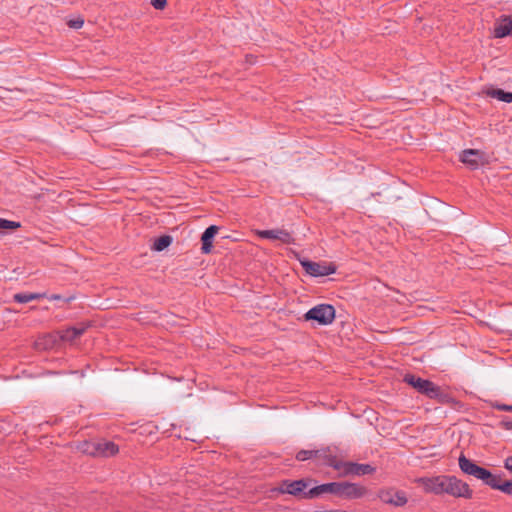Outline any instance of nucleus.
I'll return each mask as SVG.
<instances>
[{
  "label": "nucleus",
  "mask_w": 512,
  "mask_h": 512,
  "mask_svg": "<svg viewBox=\"0 0 512 512\" xmlns=\"http://www.w3.org/2000/svg\"><path fill=\"white\" fill-rule=\"evenodd\" d=\"M345 475H369L375 472V467L370 464H359L354 462H343L342 466Z\"/></svg>",
  "instance_id": "nucleus-12"
},
{
  "label": "nucleus",
  "mask_w": 512,
  "mask_h": 512,
  "mask_svg": "<svg viewBox=\"0 0 512 512\" xmlns=\"http://www.w3.org/2000/svg\"><path fill=\"white\" fill-rule=\"evenodd\" d=\"M258 236L263 239L279 240L283 244H295V238L285 229H269L258 231Z\"/></svg>",
  "instance_id": "nucleus-11"
},
{
  "label": "nucleus",
  "mask_w": 512,
  "mask_h": 512,
  "mask_svg": "<svg viewBox=\"0 0 512 512\" xmlns=\"http://www.w3.org/2000/svg\"><path fill=\"white\" fill-rule=\"evenodd\" d=\"M497 99L500 100V101L507 102V103H511L512 102V98H497Z\"/></svg>",
  "instance_id": "nucleus-33"
},
{
  "label": "nucleus",
  "mask_w": 512,
  "mask_h": 512,
  "mask_svg": "<svg viewBox=\"0 0 512 512\" xmlns=\"http://www.w3.org/2000/svg\"><path fill=\"white\" fill-rule=\"evenodd\" d=\"M504 468L512 474V456L504 459Z\"/></svg>",
  "instance_id": "nucleus-28"
},
{
  "label": "nucleus",
  "mask_w": 512,
  "mask_h": 512,
  "mask_svg": "<svg viewBox=\"0 0 512 512\" xmlns=\"http://www.w3.org/2000/svg\"><path fill=\"white\" fill-rule=\"evenodd\" d=\"M315 452H317V455H314V458L323 460V464L326 466L332 467L335 470L342 469L343 462L338 460L336 456L331 455L329 448L317 449Z\"/></svg>",
  "instance_id": "nucleus-13"
},
{
  "label": "nucleus",
  "mask_w": 512,
  "mask_h": 512,
  "mask_svg": "<svg viewBox=\"0 0 512 512\" xmlns=\"http://www.w3.org/2000/svg\"><path fill=\"white\" fill-rule=\"evenodd\" d=\"M151 5L155 9H163L166 5V0H151Z\"/></svg>",
  "instance_id": "nucleus-27"
},
{
  "label": "nucleus",
  "mask_w": 512,
  "mask_h": 512,
  "mask_svg": "<svg viewBox=\"0 0 512 512\" xmlns=\"http://www.w3.org/2000/svg\"><path fill=\"white\" fill-rule=\"evenodd\" d=\"M49 300L51 301H55V300H61L62 299V296L59 295V294H52L48 297Z\"/></svg>",
  "instance_id": "nucleus-30"
},
{
  "label": "nucleus",
  "mask_w": 512,
  "mask_h": 512,
  "mask_svg": "<svg viewBox=\"0 0 512 512\" xmlns=\"http://www.w3.org/2000/svg\"><path fill=\"white\" fill-rule=\"evenodd\" d=\"M485 96H512V92H504L501 89H497L494 87H488L485 91Z\"/></svg>",
  "instance_id": "nucleus-23"
},
{
  "label": "nucleus",
  "mask_w": 512,
  "mask_h": 512,
  "mask_svg": "<svg viewBox=\"0 0 512 512\" xmlns=\"http://www.w3.org/2000/svg\"><path fill=\"white\" fill-rule=\"evenodd\" d=\"M494 35L497 38L512 36V17H504L498 20L494 27Z\"/></svg>",
  "instance_id": "nucleus-16"
},
{
  "label": "nucleus",
  "mask_w": 512,
  "mask_h": 512,
  "mask_svg": "<svg viewBox=\"0 0 512 512\" xmlns=\"http://www.w3.org/2000/svg\"><path fill=\"white\" fill-rule=\"evenodd\" d=\"M84 25V19L78 17L76 19H71L68 21V26L73 29H80Z\"/></svg>",
  "instance_id": "nucleus-25"
},
{
  "label": "nucleus",
  "mask_w": 512,
  "mask_h": 512,
  "mask_svg": "<svg viewBox=\"0 0 512 512\" xmlns=\"http://www.w3.org/2000/svg\"><path fill=\"white\" fill-rule=\"evenodd\" d=\"M500 425L505 430H512V421L511 420H502Z\"/></svg>",
  "instance_id": "nucleus-29"
},
{
  "label": "nucleus",
  "mask_w": 512,
  "mask_h": 512,
  "mask_svg": "<svg viewBox=\"0 0 512 512\" xmlns=\"http://www.w3.org/2000/svg\"><path fill=\"white\" fill-rule=\"evenodd\" d=\"M314 455H317V452H315V450H300L296 454V459L298 461H305L314 458Z\"/></svg>",
  "instance_id": "nucleus-24"
},
{
  "label": "nucleus",
  "mask_w": 512,
  "mask_h": 512,
  "mask_svg": "<svg viewBox=\"0 0 512 512\" xmlns=\"http://www.w3.org/2000/svg\"><path fill=\"white\" fill-rule=\"evenodd\" d=\"M219 228L216 225H210L205 229L201 235V251L203 254H208L212 250V244L215 235L218 233Z\"/></svg>",
  "instance_id": "nucleus-14"
},
{
  "label": "nucleus",
  "mask_w": 512,
  "mask_h": 512,
  "mask_svg": "<svg viewBox=\"0 0 512 512\" xmlns=\"http://www.w3.org/2000/svg\"><path fill=\"white\" fill-rule=\"evenodd\" d=\"M493 407L499 411L512 412V405L497 403Z\"/></svg>",
  "instance_id": "nucleus-26"
},
{
  "label": "nucleus",
  "mask_w": 512,
  "mask_h": 512,
  "mask_svg": "<svg viewBox=\"0 0 512 512\" xmlns=\"http://www.w3.org/2000/svg\"><path fill=\"white\" fill-rule=\"evenodd\" d=\"M313 483H315V480L309 477L298 480H283L276 491L281 494H290L298 499H314V497L308 496V490Z\"/></svg>",
  "instance_id": "nucleus-3"
},
{
  "label": "nucleus",
  "mask_w": 512,
  "mask_h": 512,
  "mask_svg": "<svg viewBox=\"0 0 512 512\" xmlns=\"http://www.w3.org/2000/svg\"><path fill=\"white\" fill-rule=\"evenodd\" d=\"M403 381L408 385L412 386L417 392L426 397H430L431 393L436 384L428 379H423L414 374H406L403 378Z\"/></svg>",
  "instance_id": "nucleus-10"
},
{
  "label": "nucleus",
  "mask_w": 512,
  "mask_h": 512,
  "mask_svg": "<svg viewBox=\"0 0 512 512\" xmlns=\"http://www.w3.org/2000/svg\"><path fill=\"white\" fill-rule=\"evenodd\" d=\"M315 512H346V511L341 510V509H332V510H317Z\"/></svg>",
  "instance_id": "nucleus-31"
},
{
  "label": "nucleus",
  "mask_w": 512,
  "mask_h": 512,
  "mask_svg": "<svg viewBox=\"0 0 512 512\" xmlns=\"http://www.w3.org/2000/svg\"><path fill=\"white\" fill-rule=\"evenodd\" d=\"M399 199H401V197H400V196L395 195V196H392L391 198H389V201H391V202H395V201H397V200H399Z\"/></svg>",
  "instance_id": "nucleus-32"
},
{
  "label": "nucleus",
  "mask_w": 512,
  "mask_h": 512,
  "mask_svg": "<svg viewBox=\"0 0 512 512\" xmlns=\"http://www.w3.org/2000/svg\"><path fill=\"white\" fill-rule=\"evenodd\" d=\"M377 497L382 503L395 508L404 507L408 503L407 493L395 487L379 489Z\"/></svg>",
  "instance_id": "nucleus-7"
},
{
  "label": "nucleus",
  "mask_w": 512,
  "mask_h": 512,
  "mask_svg": "<svg viewBox=\"0 0 512 512\" xmlns=\"http://www.w3.org/2000/svg\"><path fill=\"white\" fill-rule=\"evenodd\" d=\"M458 464L460 470L469 476H472L478 480H481L483 484L490 486L493 478L495 476L494 473L490 472L488 469L479 466L475 461L467 458L464 454H461L458 458Z\"/></svg>",
  "instance_id": "nucleus-4"
},
{
  "label": "nucleus",
  "mask_w": 512,
  "mask_h": 512,
  "mask_svg": "<svg viewBox=\"0 0 512 512\" xmlns=\"http://www.w3.org/2000/svg\"><path fill=\"white\" fill-rule=\"evenodd\" d=\"M306 321H315L319 325H329L335 319V308L330 304H319L304 314Z\"/></svg>",
  "instance_id": "nucleus-6"
},
{
  "label": "nucleus",
  "mask_w": 512,
  "mask_h": 512,
  "mask_svg": "<svg viewBox=\"0 0 512 512\" xmlns=\"http://www.w3.org/2000/svg\"><path fill=\"white\" fill-rule=\"evenodd\" d=\"M459 159L471 170H476L480 166L488 163L485 152L478 149H465L460 153Z\"/></svg>",
  "instance_id": "nucleus-9"
},
{
  "label": "nucleus",
  "mask_w": 512,
  "mask_h": 512,
  "mask_svg": "<svg viewBox=\"0 0 512 512\" xmlns=\"http://www.w3.org/2000/svg\"><path fill=\"white\" fill-rule=\"evenodd\" d=\"M299 261L306 273L312 277L328 276L336 272V266L333 263L313 262L308 259H299Z\"/></svg>",
  "instance_id": "nucleus-8"
},
{
  "label": "nucleus",
  "mask_w": 512,
  "mask_h": 512,
  "mask_svg": "<svg viewBox=\"0 0 512 512\" xmlns=\"http://www.w3.org/2000/svg\"><path fill=\"white\" fill-rule=\"evenodd\" d=\"M172 241L173 239L170 235H162L155 239L152 249L158 252L163 251L171 245Z\"/></svg>",
  "instance_id": "nucleus-20"
},
{
  "label": "nucleus",
  "mask_w": 512,
  "mask_h": 512,
  "mask_svg": "<svg viewBox=\"0 0 512 512\" xmlns=\"http://www.w3.org/2000/svg\"><path fill=\"white\" fill-rule=\"evenodd\" d=\"M418 483L427 493L436 495L448 494L456 498L471 499L473 491L469 485L454 475H438L434 477H423Z\"/></svg>",
  "instance_id": "nucleus-1"
},
{
  "label": "nucleus",
  "mask_w": 512,
  "mask_h": 512,
  "mask_svg": "<svg viewBox=\"0 0 512 512\" xmlns=\"http://www.w3.org/2000/svg\"><path fill=\"white\" fill-rule=\"evenodd\" d=\"M83 452L93 457L107 458L116 455L119 447L113 441H86L83 444Z\"/></svg>",
  "instance_id": "nucleus-5"
},
{
  "label": "nucleus",
  "mask_w": 512,
  "mask_h": 512,
  "mask_svg": "<svg viewBox=\"0 0 512 512\" xmlns=\"http://www.w3.org/2000/svg\"><path fill=\"white\" fill-rule=\"evenodd\" d=\"M55 341L56 340H55L54 336L45 335L43 338H40L35 342V346L37 349H43V350L50 349L53 347Z\"/></svg>",
  "instance_id": "nucleus-21"
},
{
  "label": "nucleus",
  "mask_w": 512,
  "mask_h": 512,
  "mask_svg": "<svg viewBox=\"0 0 512 512\" xmlns=\"http://www.w3.org/2000/svg\"><path fill=\"white\" fill-rule=\"evenodd\" d=\"M72 299H74V297H73V296L66 298V299H65V301H66V302H70Z\"/></svg>",
  "instance_id": "nucleus-34"
},
{
  "label": "nucleus",
  "mask_w": 512,
  "mask_h": 512,
  "mask_svg": "<svg viewBox=\"0 0 512 512\" xmlns=\"http://www.w3.org/2000/svg\"><path fill=\"white\" fill-rule=\"evenodd\" d=\"M503 475V473H496L489 487L494 490H499L506 495L512 496V479L504 480Z\"/></svg>",
  "instance_id": "nucleus-15"
},
{
  "label": "nucleus",
  "mask_w": 512,
  "mask_h": 512,
  "mask_svg": "<svg viewBox=\"0 0 512 512\" xmlns=\"http://www.w3.org/2000/svg\"><path fill=\"white\" fill-rule=\"evenodd\" d=\"M45 293H17L13 296V299L17 303H28L32 300H38L44 298Z\"/></svg>",
  "instance_id": "nucleus-19"
},
{
  "label": "nucleus",
  "mask_w": 512,
  "mask_h": 512,
  "mask_svg": "<svg viewBox=\"0 0 512 512\" xmlns=\"http://www.w3.org/2000/svg\"><path fill=\"white\" fill-rule=\"evenodd\" d=\"M324 493H330L344 500H355L367 494L366 487L351 482H330L324 483L308 490V496L318 498Z\"/></svg>",
  "instance_id": "nucleus-2"
},
{
  "label": "nucleus",
  "mask_w": 512,
  "mask_h": 512,
  "mask_svg": "<svg viewBox=\"0 0 512 512\" xmlns=\"http://www.w3.org/2000/svg\"><path fill=\"white\" fill-rule=\"evenodd\" d=\"M85 327H70L61 332L60 339L66 342H72L85 332Z\"/></svg>",
  "instance_id": "nucleus-18"
},
{
  "label": "nucleus",
  "mask_w": 512,
  "mask_h": 512,
  "mask_svg": "<svg viewBox=\"0 0 512 512\" xmlns=\"http://www.w3.org/2000/svg\"><path fill=\"white\" fill-rule=\"evenodd\" d=\"M429 398L436 400L440 404H452L456 402L449 393L445 392L440 386L437 385H435Z\"/></svg>",
  "instance_id": "nucleus-17"
},
{
  "label": "nucleus",
  "mask_w": 512,
  "mask_h": 512,
  "mask_svg": "<svg viewBox=\"0 0 512 512\" xmlns=\"http://www.w3.org/2000/svg\"><path fill=\"white\" fill-rule=\"evenodd\" d=\"M20 227H21L20 222L10 221L7 219L0 218V229L15 230Z\"/></svg>",
  "instance_id": "nucleus-22"
}]
</instances>
